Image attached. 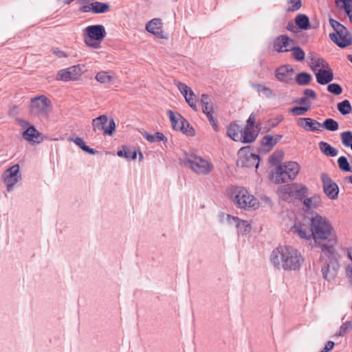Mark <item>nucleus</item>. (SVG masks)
Masks as SVG:
<instances>
[{
	"mask_svg": "<svg viewBox=\"0 0 352 352\" xmlns=\"http://www.w3.org/2000/svg\"><path fill=\"white\" fill-rule=\"evenodd\" d=\"M294 41L286 35H281L274 41V47L278 52H288L293 47Z\"/></svg>",
	"mask_w": 352,
	"mask_h": 352,
	"instance_id": "obj_18",
	"label": "nucleus"
},
{
	"mask_svg": "<svg viewBox=\"0 0 352 352\" xmlns=\"http://www.w3.org/2000/svg\"><path fill=\"white\" fill-rule=\"evenodd\" d=\"M293 69L289 65H285L278 68L275 76L280 81L288 82L292 78Z\"/></svg>",
	"mask_w": 352,
	"mask_h": 352,
	"instance_id": "obj_26",
	"label": "nucleus"
},
{
	"mask_svg": "<svg viewBox=\"0 0 352 352\" xmlns=\"http://www.w3.org/2000/svg\"><path fill=\"white\" fill-rule=\"evenodd\" d=\"M240 162L243 167L257 168L259 164L258 156L248 151L241 157Z\"/></svg>",
	"mask_w": 352,
	"mask_h": 352,
	"instance_id": "obj_20",
	"label": "nucleus"
},
{
	"mask_svg": "<svg viewBox=\"0 0 352 352\" xmlns=\"http://www.w3.org/2000/svg\"><path fill=\"white\" fill-rule=\"evenodd\" d=\"M109 118L106 115H102L99 117L93 119L92 128L94 132L103 131L104 135H112L116 129V123L113 118H111L108 126Z\"/></svg>",
	"mask_w": 352,
	"mask_h": 352,
	"instance_id": "obj_9",
	"label": "nucleus"
},
{
	"mask_svg": "<svg viewBox=\"0 0 352 352\" xmlns=\"http://www.w3.org/2000/svg\"><path fill=\"white\" fill-rule=\"evenodd\" d=\"M228 219L231 223L233 221L236 224L238 233L240 234H246L251 230V226L247 221L241 220L238 217L228 215Z\"/></svg>",
	"mask_w": 352,
	"mask_h": 352,
	"instance_id": "obj_25",
	"label": "nucleus"
},
{
	"mask_svg": "<svg viewBox=\"0 0 352 352\" xmlns=\"http://www.w3.org/2000/svg\"><path fill=\"white\" fill-rule=\"evenodd\" d=\"M71 140H72L76 144H77L84 151H85L89 154L94 155L97 153V151H96L91 148H89L88 146H87L85 144V142L81 138L77 137L74 139H72Z\"/></svg>",
	"mask_w": 352,
	"mask_h": 352,
	"instance_id": "obj_35",
	"label": "nucleus"
},
{
	"mask_svg": "<svg viewBox=\"0 0 352 352\" xmlns=\"http://www.w3.org/2000/svg\"><path fill=\"white\" fill-rule=\"evenodd\" d=\"M323 190L325 195L331 199L338 198L339 188L336 182H334L329 175L327 173L321 175Z\"/></svg>",
	"mask_w": 352,
	"mask_h": 352,
	"instance_id": "obj_13",
	"label": "nucleus"
},
{
	"mask_svg": "<svg viewBox=\"0 0 352 352\" xmlns=\"http://www.w3.org/2000/svg\"><path fill=\"white\" fill-rule=\"evenodd\" d=\"M309 58V65L314 73L318 72L320 69L327 68V66L329 65L323 58L319 56L315 53H310Z\"/></svg>",
	"mask_w": 352,
	"mask_h": 352,
	"instance_id": "obj_22",
	"label": "nucleus"
},
{
	"mask_svg": "<svg viewBox=\"0 0 352 352\" xmlns=\"http://www.w3.org/2000/svg\"><path fill=\"white\" fill-rule=\"evenodd\" d=\"M202 111L203 113H205L212 125V128L214 131H219V126L217 124V120L213 117V106L210 104V102L209 103H207V104H203L202 105Z\"/></svg>",
	"mask_w": 352,
	"mask_h": 352,
	"instance_id": "obj_28",
	"label": "nucleus"
},
{
	"mask_svg": "<svg viewBox=\"0 0 352 352\" xmlns=\"http://www.w3.org/2000/svg\"><path fill=\"white\" fill-rule=\"evenodd\" d=\"M329 23L335 32H337L344 26L335 19H330Z\"/></svg>",
	"mask_w": 352,
	"mask_h": 352,
	"instance_id": "obj_51",
	"label": "nucleus"
},
{
	"mask_svg": "<svg viewBox=\"0 0 352 352\" xmlns=\"http://www.w3.org/2000/svg\"><path fill=\"white\" fill-rule=\"evenodd\" d=\"M162 21L160 19H153L146 23V30L160 38L168 39V34L162 29Z\"/></svg>",
	"mask_w": 352,
	"mask_h": 352,
	"instance_id": "obj_15",
	"label": "nucleus"
},
{
	"mask_svg": "<svg viewBox=\"0 0 352 352\" xmlns=\"http://www.w3.org/2000/svg\"><path fill=\"white\" fill-rule=\"evenodd\" d=\"M184 165L193 172L200 175L209 174L213 168L212 164L201 157L190 155L184 160Z\"/></svg>",
	"mask_w": 352,
	"mask_h": 352,
	"instance_id": "obj_7",
	"label": "nucleus"
},
{
	"mask_svg": "<svg viewBox=\"0 0 352 352\" xmlns=\"http://www.w3.org/2000/svg\"><path fill=\"white\" fill-rule=\"evenodd\" d=\"M277 192L284 201H289L292 198L302 200L308 194V188L305 185L294 183L279 186Z\"/></svg>",
	"mask_w": 352,
	"mask_h": 352,
	"instance_id": "obj_6",
	"label": "nucleus"
},
{
	"mask_svg": "<svg viewBox=\"0 0 352 352\" xmlns=\"http://www.w3.org/2000/svg\"><path fill=\"white\" fill-rule=\"evenodd\" d=\"M256 121V116L254 113H251L245 127L241 131V139L243 143H251L254 142L258 136V131L257 126H255Z\"/></svg>",
	"mask_w": 352,
	"mask_h": 352,
	"instance_id": "obj_10",
	"label": "nucleus"
},
{
	"mask_svg": "<svg viewBox=\"0 0 352 352\" xmlns=\"http://www.w3.org/2000/svg\"><path fill=\"white\" fill-rule=\"evenodd\" d=\"M18 122L19 124V126L23 130H25L26 129H28L29 126H33L28 121L23 120V119H18Z\"/></svg>",
	"mask_w": 352,
	"mask_h": 352,
	"instance_id": "obj_54",
	"label": "nucleus"
},
{
	"mask_svg": "<svg viewBox=\"0 0 352 352\" xmlns=\"http://www.w3.org/2000/svg\"><path fill=\"white\" fill-rule=\"evenodd\" d=\"M242 129L235 122L230 123L227 127V135L234 141H241Z\"/></svg>",
	"mask_w": 352,
	"mask_h": 352,
	"instance_id": "obj_27",
	"label": "nucleus"
},
{
	"mask_svg": "<svg viewBox=\"0 0 352 352\" xmlns=\"http://www.w3.org/2000/svg\"><path fill=\"white\" fill-rule=\"evenodd\" d=\"M19 166L14 165L8 168L3 174V182L7 186V190L10 191L12 187L19 182L20 179Z\"/></svg>",
	"mask_w": 352,
	"mask_h": 352,
	"instance_id": "obj_14",
	"label": "nucleus"
},
{
	"mask_svg": "<svg viewBox=\"0 0 352 352\" xmlns=\"http://www.w3.org/2000/svg\"><path fill=\"white\" fill-rule=\"evenodd\" d=\"M23 138L32 144L41 143L43 138L42 133H40L34 126H29L22 133Z\"/></svg>",
	"mask_w": 352,
	"mask_h": 352,
	"instance_id": "obj_17",
	"label": "nucleus"
},
{
	"mask_svg": "<svg viewBox=\"0 0 352 352\" xmlns=\"http://www.w3.org/2000/svg\"><path fill=\"white\" fill-rule=\"evenodd\" d=\"M91 6H92L93 12L96 14L105 13L110 9L109 5L107 3L92 1Z\"/></svg>",
	"mask_w": 352,
	"mask_h": 352,
	"instance_id": "obj_32",
	"label": "nucleus"
},
{
	"mask_svg": "<svg viewBox=\"0 0 352 352\" xmlns=\"http://www.w3.org/2000/svg\"><path fill=\"white\" fill-rule=\"evenodd\" d=\"M182 131L188 135H193L195 133L193 128L190 125L188 127L187 126H184V130Z\"/></svg>",
	"mask_w": 352,
	"mask_h": 352,
	"instance_id": "obj_59",
	"label": "nucleus"
},
{
	"mask_svg": "<svg viewBox=\"0 0 352 352\" xmlns=\"http://www.w3.org/2000/svg\"><path fill=\"white\" fill-rule=\"evenodd\" d=\"M282 138H283L282 135H274L273 136V140H274V142L275 144H276L281 140Z\"/></svg>",
	"mask_w": 352,
	"mask_h": 352,
	"instance_id": "obj_63",
	"label": "nucleus"
},
{
	"mask_svg": "<svg viewBox=\"0 0 352 352\" xmlns=\"http://www.w3.org/2000/svg\"><path fill=\"white\" fill-rule=\"evenodd\" d=\"M201 105L207 104L210 102V97L208 94H202L200 100Z\"/></svg>",
	"mask_w": 352,
	"mask_h": 352,
	"instance_id": "obj_58",
	"label": "nucleus"
},
{
	"mask_svg": "<svg viewBox=\"0 0 352 352\" xmlns=\"http://www.w3.org/2000/svg\"><path fill=\"white\" fill-rule=\"evenodd\" d=\"M322 265L321 272L324 280L330 282L336 277L339 267L338 254L335 248H325L321 251Z\"/></svg>",
	"mask_w": 352,
	"mask_h": 352,
	"instance_id": "obj_3",
	"label": "nucleus"
},
{
	"mask_svg": "<svg viewBox=\"0 0 352 352\" xmlns=\"http://www.w3.org/2000/svg\"><path fill=\"white\" fill-rule=\"evenodd\" d=\"M302 200L303 210L307 213L318 208L322 204L321 196L319 195H314L310 197H305Z\"/></svg>",
	"mask_w": 352,
	"mask_h": 352,
	"instance_id": "obj_19",
	"label": "nucleus"
},
{
	"mask_svg": "<svg viewBox=\"0 0 352 352\" xmlns=\"http://www.w3.org/2000/svg\"><path fill=\"white\" fill-rule=\"evenodd\" d=\"M84 65H77L60 69L58 72L56 79L65 82L78 80L84 73Z\"/></svg>",
	"mask_w": 352,
	"mask_h": 352,
	"instance_id": "obj_11",
	"label": "nucleus"
},
{
	"mask_svg": "<svg viewBox=\"0 0 352 352\" xmlns=\"http://www.w3.org/2000/svg\"><path fill=\"white\" fill-rule=\"evenodd\" d=\"M344 7L345 12H348V11L352 10V0L349 1V2H346L342 4Z\"/></svg>",
	"mask_w": 352,
	"mask_h": 352,
	"instance_id": "obj_60",
	"label": "nucleus"
},
{
	"mask_svg": "<svg viewBox=\"0 0 352 352\" xmlns=\"http://www.w3.org/2000/svg\"><path fill=\"white\" fill-rule=\"evenodd\" d=\"M338 109L342 115H346L351 112V106L348 100H344L338 104Z\"/></svg>",
	"mask_w": 352,
	"mask_h": 352,
	"instance_id": "obj_40",
	"label": "nucleus"
},
{
	"mask_svg": "<svg viewBox=\"0 0 352 352\" xmlns=\"http://www.w3.org/2000/svg\"><path fill=\"white\" fill-rule=\"evenodd\" d=\"M322 127L325 128L328 131H335L339 128L338 123L331 118L326 119L322 124Z\"/></svg>",
	"mask_w": 352,
	"mask_h": 352,
	"instance_id": "obj_39",
	"label": "nucleus"
},
{
	"mask_svg": "<svg viewBox=\"0 0 352 352\" xmlns=\"http://www.w3.org/2000/svg\"><path fill=\"white\" fill-rule=\"evenodd\" d=\"M252 87L255 88L258 93H261L263 91V88L265 87V86L261 84H253Z\"/></svg>",
	"mask_w": 352,
	"mask_h": 352,
	"instance_id": "obj_61",
	"label": "nucleus"
},
{
	"mask_svg": "<svg viewBox=\"0 0 352 352\" xmlns=\"http://www.w3.org/2000/svg\"><path fill=\"white\" fill-rule=\"evenodd\" d=\"M318 146L321 152L327 156L334 157L338 154L337 150L332 147L327 142H319Z\"/></svg>",
	"mask_w": 352,
	"mask_h": 352,
	"instance_id": "obj_30",
	"label": "nucleus"
},
{
	"mask_svg": "<svg viewBox=\"0 0 352 352\" xmlns=\"http://www.w3.org/2000/svg\"><path fill=\"white\" fill-rule=\"evenodd\" d=\"M309 225L296 223L292 230L300 239L313 240L314 246L321 251L325 248H335L338 238L330 221L317 212H311L308 217Z\"/></svg>",
	"mask_w": 352,
	"mask_h": 352,
	"instance_id": "obj_1",
	"label": "nucleus"
},
{
	"mask_svg": "<svg viewBox=\"0 0 352 352\" xmlns=\"http://www.w3.org/2000/svg\"><path fill=\"white\" fill-rule=\"evenodd\" d=\"M261 94L266 98H270L272 96L273 91L270 88L265 87V88H263Z\"/></svg>",
	"mask_w": 352,
	"mask_h": 352,
	"instance_id": "obj_56",
	"label": "nucleus"
},
{
	"mask_svg": "<svg viewBox=\"0 0 352 352\" xmlns=\"http://www.w3.org/2000/svg\"><path fill=\"white\" fill-rule=\"evenodd\" d=\"M327 90L335 95H340L342 92L341 86L337 83L329 84L327 86Z\"/></svg>",
	"mask_w": 352,
	"mask_h": 352,
	"instance_id": "obj_47",
	"label": "nucleus"
},
{
	"mask_svg": "<svg viewBox=\"0 0 352 352\" xmlns=\"http://www.w3.org/2000/svg\"><path fill=\"white\" fill-rule=\"evenodd\" d=\"M87 38L94 39L96 41H102L106 36V30L102 25H93L85 29Z\"/></svg>",
	"mask_w": 352,
	"mask_h": 352,
	"instance_id": "obj_16",
	"label": "nucleus"
},
{
	"mask_svg": "<svg viewBox=\"0 0 352 352\" xmlns=\"http://www.w3.org/2000/svg\"><path fill=\"white\" fill-rule=\"evenodd\" d=\"M329 37L340 47L344 48L352 44V35L344 27L335 33L329 34Z\"/></svg>",
	"mask_w": 352,
	"mask_h": 352,
	"instance_id": "obj_12",
	"label": "nucleus"
},
{
	"mask_svg": "<svg viewBox=\"0 0 352 352\" xmlns=\"http://www.w3.org/2000/svg\"><path fill=\"white\" fill-rule=\"evenodd\" d=\"M295 23L301 30H308L310 27L309 19L304 14H298L295 18Z\"/></svg>",
	"mask_w": 352,
	"mask_h": 352,
	"instance_id": "obj_29",
	"label": "nucleus"
},
{
	"mask_svg": "<svg viewBox=\"0 0 352 352\" xmlns=\"http://www.w3.org/2000/svg\"><path fill=\"white\" fill-rule=\"evenodd\" d=\"M270 262L278 270L296 271L300 269L303 261L300 252L290 245H280L270 254Z\"/></svg>",
	"mask_w": 352,
	"mask_h": 352,
	"instance_id": "obj_2",
	"label": "nucleus"
},
{
	"mask_svg": "<svg viewBox=\"0 0 352 352\" xmlns=\"http://www.w3.org/2000/svg\"><path fill=\"white\" fill-rule=\"evenodd\" d=\"M340 138L342 144L346 147H351L352 150V132L347 131L341 133Z\"/></svg>",
	"mask_w": 352,
	"mask_h": 352,
	"instance_id": "obj_36",
	"label": "nucleus"
},
{
	"mask_svg": "<svg viewBox=\"0 0 352 352\" xmlns=\"http://www.w3.org/2000/svg\"><path fill=\"white\" fill-rule=\"evenodd\" d=\"M300 170L297 162H289L284 165H278L270 175V179L274 184L285 183L296 178Z\"/></svg>",
	"mask_w": 352,
	"mask_h": 352,
	"instance_id": "obj_4",
	"label": "nucleus"
},
{
	"mask_svg": "<svg viewBox=\"0 0 352 352\" xmlns=\"http://www.w3.org/2000/svg\"><path fill=\"white\" fill-rule=\"evenodd\" d=\"M338 164L340 168L343 171L348 172L351 170V166L349 164V162L346 157L341 156L338 160Z\"/></svg>",
	"mask_w": 352,
	"mask_h": 352,
	"instance_id": "obj_42",
	"label": "nucleus"
},
{
	"mask_svg": "<svg viewBox=\"0 0 352 352\" xmlns=\"http://www.w3.org/2000/svg\"><path fill=\"white\" fill-rule=\"evenodd\" d=\"M304 94L305 95V96L307 98H308V97H309L314 100L316 99V94L313 89H305L304 91Z\"/></svg>",
	"mask_w": 352,
	"mask_h": 352,
	"instance_id": "obj_53",
	"label": "nucleus"
},
{
	"mask_svg": "<svg viewBox=\"0 0 352 352\" xmlns=\"http://www.w3.org/2000/svg\"><path fill=\"white\" fill-rule=\"evenodd\" d=\"M352 330V322L351 321H346L344 322L340 328L338 333L339 336H344L346 335L349 332H350Z\"/></svg>",
	"mask_w": 352,
	"mask_h": 352,
	"instance_id": "obj_43",
	"label": "nucleus"
},
{
	"mask_svg": "<svg viewBox=\"0 0 352 352\" xmlns=\"http://www.w3.org/2000/svg\"><path fill=\"white\" fill-rule=\"evenodd\" d=\"M185 99L188 105L195 111H197V102L198 101V98L197 96L195 94L193 91H190V93L185 96Z\"/></svg>",
	"mask_w": 352,
	"mask_h": 352,
	"instance_id": "obj_37",
	"label": "nucleus"
},
{
	"mask_svg": "<svg viewBox=\"0 0 352 352\" xmlns=\"http://www.w3.org/2000/svg\"><path fill=\"white\" fill-rule=\"evenodd\" d=\"M310 109V105L307 107H295L291 109L290 111L296 116L304 115Z\"/></svg>",
	"mask_w": 352,
	"mask_h": 352,
	"instance_id": "obj_49",
	"label": "nucleus"
},
{
	"mask_svg": "<svg viewBox=\"0 0 352 352\" xmlns=\"http://www.w3.org/2000/svg\"><path fill=\"white\" fill-rule=\"evenodd\" d=\"M29 109L32 116L48 120L52 111L53 105L47 97L41 95L31 99Z\"/></svg>",
	"mask_w": 352,
	"mask_h": 352,
	"instance_id": "obj_5",
	"label": "nucleus"
},
{
	"mask_svg": "<svg viewBox=\"0 0 352 352\" xmlns=\"http://www.w3.org/2000/svg\"><path fill=\"white\" fill-rule=\"evenodd\" d=\"M117 155L119 157H124L126 159H133L135 160L137 157V153L135 151L133 152L130 150H120L118 151Z\"/></svg>",
	"mask_w": 352,
	"mask_h": 352,
	"instance_id": "obj_45",
	"label": "nucleus"
},
{
	"mask_svg": "<svg viewBox=\"0 0 352 352\" xmlns=\"http://www.w3.org/2000/svg\"><path fill=\"white\" fill-rule=\"evenodd\" d=\"M168 116L174 129L184 131V126H189V123L179 114L175 116L171 110L168 111Z\"/></svg>",
	"mask_w": 352,
	"mask_h": 352,
	"instance_id": "obj_24",
	"label": "nucleus"
},
{
	"mask_svg": "<svg viewBox=\"0 0 352 352\" xmlns=\"http://www.w3.org/2000/svg\"><path fill=\"white\" fill-rule=\"evenodd\" d=\"M52 52L56 56H57L58 58H66L68 56L66 52H65L62 50H60L58 48L52 49Z\"/></svg>",
	"mask_w": 352,
	"mask_h": 352,
	"instance_id": "obj_52",
	"label": "nucleus"
},
{
	"mask_svg": "<svg viewBox=\"0 0 352 352\" xmlns=\"http://www.w3.org/2000/svg\"><path fill=\"white\" fill-rule=\"evenodd\" d=\"M261 144L263 146L267 147L269 150H271L276 145L273 140V135H265L262 138Z\"/></svg>",
	"mask_w": 352,
	"mask_h": 352,
	"instance_id": "obj_44",
	"label": "nucleus"
},
{
	"mask_svg": "<svg viewBox=\"0 0 352 352\" xmlns=\"http://www.w3.org/2000/svg\"><path fill=\"white\" fill-rule=\"evenodd\" d=\"M297 124L306 131H320L322 128V124L319 122L309 118H300L298 120Z\"/></svg>",
	"mask_w": 352,
	"mask_h": 352,
	"instance_id": "obj_23",
	"label": "nucleus"
},
{
	"mask_svg": "<svg viewBox=\"0 0 352 352\" xmlns=\"http://www.w3.org/2000/svg\"><path fill=\"white\" fill-rule=\"evenodd\" d=\"M312 80L311 74L306 72H301L296 76V81L299 85H307Z\"/></svg>",
	"mask_w": 352,
	"mask_h": 352,
	"instance_id": "obj_34",
	"label": "nucleus"
},
{
	"mask_svg": "<svg viewBox=\"0 0 352 352\" xmlns=\"http://www.w3.org/2000/svg\"><path fill=\"white\" fill-rule=\"evenodd\" d=\"M96 80L102 84L110 85L113 82L114 77L109 75L107 72H100L97 73L95 77Z\"/></svg>",
	"mask_w": 352,
	"mask_h": 352,
	"instance_id": "obj_31",
	"label": "nucleus"
},
{
	"mask_svg": "<svg viewBox=\"0 0 352 352\" xmlns=\"http://www.w3.org/2000/svg\"><path fill=\"white\" fill-rule=\"evenodd\" d=\"M142 134L144 136V138L149 142H160V141L164 140V139L165 138V136L164 135V134L162 133H160V132H157L155 134L152 135V134H149L146 131H144V132L142 133Z\"/></svg>",
	"mask_w": 352,
	"mask_h": 352,
	"instance_id": "obj_33",
	"label": "nucleus"
},
{
	"mask_svg": "<svg viewBox=\"0 0 352 352\" xmlns=\"http://www.w3.org/2000/svg\"><path fill=\"white\" fill-rule=\"evenodd\" d=\"M295 26L292 22H289L287 25V30L292 32H295Z\"/></svg>",
	"mask_w": 352,
	"mask_h": 352,
	"instance_id": "obj_62",
	"label": "nucleus"
},
{
	"mask_svg": "<svg viewBox=\"0 0 352 352\" xmlns=\"http://www.w3.org/2000/svg\"><path fill=\"white\" fill-rule=\"evenodd\" d=\"M175 85L177 87L178 89L180 91L181 94L185 98V96H187L190 91H192L190 87L186 85L185 83L176 81L175 82Z\"/></svg>",
	"mask_w": 352,
	"mask_h": 352,
	"instance_id": "obj_46",
	"label": "nucleus"
},
{
	"mask_svg": "<svg viewBox=\"0 0 352 352\" xmlns=\"http://www.w3.org/2000/svg\"><path fill=\"white\" fill-rule=\"evenodd\" d=\"M346 274L348 278L349 282L352 285V264L347 266L346 269Z\"/></svg>",
	"mask_w": 352,
	"mask_h": 352,
	"instance_id": "obj_55",
	"label": "nucleus"
},
{
	"mask_svg": "<svg viewBox=\"0 0 352 352\" xmlns=\"http://www.w3.org/2000/svg\"><path fill=\"white\" fill-rule=\"evenodd\" d=\"M84 41L85 44L94 49H98L100 47V42L101 41H94V39L91 38H87L86 37H84Z\"/></svg>",
	"mask_w": 352,
	"mask_h": 352,
	"instance_id": "obj_50",
	"label": "nucleus"
},
{
	"mask_svg": "<svg viewBox=\"0 0 352 352\" xmlns=\"http://www.w3.org/2000/svg\"><path fill=\"white\" fill-rule=\"evenodd\" d=\"M283 153L281 151L274 152L269 158L271 164L275 165L278 164L283 157Z\"/></svg>",
	"mask_w": 352,
	"mask_h": 352,
	"instance_id": "obj_48",
	"label": "nucleus"
},
{
	"mask_svg": "<svg viewBox=\"0 0 352 352\" xmlns=\"http://www.w3.org/2000/svg\"><path fill=\"white\" fill-rule=\"evenodd\" d=\"M299 103L301 104H306L308 103L309 102V100L308 98L305 96V97H302V98H300L299 99Z\"/></svg>",
	"mask_w": 352,
	"mask_h": 352,
	"instance_id": "obj_64",
	"label": "nucleus"
},
{
	"mask_svg": "<svg viewBox=\"0 0 352 352\" xmlns=\"http://www.w3.org/2000/svg\"><path fill=\"white\" fill-rule=\"evenodd\" d=\"M288 6L286 10L287 12H294L298 10L302 6L301 0H287Z\"/></svg>",
	"mask_w": 352,
	"mask_h": 352,
	"instance_id": "obj_41",
	"label": "nucleus"
},
{
	"mask_svg": "<svg viewBox=\"0 0 352 352\" xmlns=\"http://www.w3.org/2000/svg\"><path fill=\"white\" fill-rule=\"evenodd\" d=\"M289 51L292 52V57L296 60L302 61L305 59V54L300 47H292Z\"/></svg>",
	"mask_w": 352,
	"mask_h": 352,
	"instance_id": "obj_38",
	"label": "nucleus"
},
{
	"mask_svg": "<svg viewBox=\"0 0 352 352\" xmlns=\"http://www.w3.org/2000/svg\"><path fill=\"white\" fill-rule=\"evenodd\" d=\"M80 10L83 12H88L91 11L93 12L92 6H91V3H87L80 8Z\"/></svg>",
	"mask_w": 352,
	"mask_h": 352,
	"instance_id": "obj_57",
	"label": "nucleus"
},
{
	"mask_svg": "<svg viewBox=\"0 0 352 352\" xmlns=\"http://www.w3.org/2000/svg\"><path fill=\"white\" fill-rule=\"evenodd\" d=\"M314 74L317 82L320 85H327L333 79V72L329 65L327 66V68L320 69Z\"/></svg>",
	"mask_w": 352,
	"mask_h": 352,
	"instance_id": "obj_21",
	"label": "nucleus"
},
{
	"mask_svg": "<svg viewBox=\"0 0 352 352\" xmlns=\"http://www.w3.org/2000/svg\"><path fill=\"white\" fill-rule=\"evenodd\" d=\"M234 201L236 206L244 209H256L258 206V201L253 195H250L245 188L236 190Z\"/></svg>",
	"mask_w": 352,
	"mask_h": 352,
	"instance_id": "obj_8",
	"label": "nucleus"
}]
</instances>
